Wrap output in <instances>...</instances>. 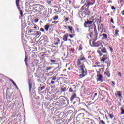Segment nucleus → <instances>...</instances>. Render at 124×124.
Listing matches in <instances>:
<instances>
[{"mask_svg":"<svg viewBox=\"0 0 124 124\" xmlns=\"http://www.w3.org/2000/svg\"><path fill=\"white\" fill-rule=\"evenodd\" d=\"M79 68L81 70V74L79 75V77L80 78H83L87 75V69H86V67L84 64L81 65Z\"/></svg>","mask_w":124,"mask_h":124,"instance_id":"1","label":"nucleus"},{"mask_svg":"<svg viewBox=\"0 0 124 124\" xmlns=\"http://www.w3.org/2000/svg\"><path fill=\"white\" fill-rule=\"evenodd\" d=\"M97 53L99 54L100 57H101V56L103 55V53H107V50H106V48L105 47H103L102 48L100 47L98 49Z\"/></svg>","mask_w":124,"mask_h":124,"instance_id":"2","label":"nucleus"},{"mask_svg":"<svg viewBox=\"0 0 124 124\" xmlns=\"http://www.w3.org/2000/svg\"><path fill=\"white\" fill-rule=\"evenodd\" d=\"M16 4L22 16L23 15V12L21 10V7H20V0H16Z\"/></svg>","mask_w":124,"mask_h":124,"instance_id":"3","label":"nucleus"},{"mask_svg":"<svg viewBox=\"0 0 124 124\" xmlns=\"http://www.w3.org/2000/svg\"><path fill=\"white\" fill-rule=\"evenodd\" d=\"M107 60H109V55L107 53L104 55L103 56L100 58V61L102 62H104Z\"/></svg>","mask_w":124,"mask_h":124,"instance_id":"4","label":"nucleus"},{"mask_svg":"<svg viewBox=\"0 0 124 124\" xmlns=\"http://www.w3.org/2000/svg\"><path fill=\"white\" fill-rule=\"evenodd\" d=\"M88 9H89V6L87 4V3L82 7L81 11H83V12H86V11H88Z\"/></svg>","mask_w":124,"mask_h":124,"instance_id":"5","label":"nucleus"},{"mask_svg":"<svg viewBox=\"0 0 124 124\" xmlns=\"http://www.w3.org/2000/svg\"><path fill=\"white\" fill-rule=\"evenodd\" d=\"M93 44L94 45V46L95 47H99V46H101L102 44V42L101 41H98L96 43L94 42H93Z\"/></svg>","mask_w":124,"mask_h":124,"instance_id":"6","label":"nucleus"},{"mask_svg":"<svg viewBox=\"0 0 124 124\" xmlns=\"http://www.w3.org/2000/svg\"><path fill=\"white\" fill-rule=\"evenodd\" d=\"M97 77L96 79L98 82H103V77H102V75H97Z\"/></svg>","mask_w":124,"mask_h":124,"instance_id":"7","label":"nucleus"},{"mask_svg":"<svg viewBox=\"0 0 124 124\" xmlns=\"http://www.w3.org/2000/svg\"><path fill=\"white\" fill-rule=\"evenodd\" d=\"M49 79H51L52 80L51 81V84H53L55 83V81L56 80H57V76H52L50 78H49Z\"/></svg>","mask_w":124,"mask_h":124,"instance_id":"8","label":"nucleus"},{"mask_svg":"<svg viewBox=\"0 0 124 124\" xmlns=\"http://www.w3.org/2000/svg\"><path fill=\"white\" fill-rule=\"evenodd\" d=\"M59 102L61 104H65V100L63 98V97H60Z\"/></svg>","mask_w":124,"mask_h":124,"instance_id":"9","label":"nucleus"},{"mask_svg":"<svg viewBox=\"0 0 124 124\" xmlns=\"http://www.w3.org/2000/svg\"><path fill=\"white\" fill-rule=\"evenodd\" d=\"M60 44V39L57 38L55 39L54 41V45H59Z\"/></svg>","mask_w":124,"mask_h":124,"instance_id":"10","label":"nucleus"},{"mask_svg":"<svg viewBox=\"0 0 124 124\" xmlns=\"http://www.w3.org/2000/svg\"><path fill=\"white\" fill-rule=\"evenodd\" d=\"M68 37V34L66 33L63 37V40L64 41H67V38Z\"/></svg>","mask_w":124,"mask_h":124,"instance_id":"11","label":"nucleus"},{"mask_svg":"<svg viewBox=\"0 0 124 124\" xmlns=\"http://www.w3.org/2000/svg\"><path fill=\"white\" fill-rule=\"evenodd\" d=\"M101 36H102V39H104V40L107 39V38L108 37V36H107V34L105 33L102 34V35H101Z\"/></svg>","mask_w":124,"mask_h":124,"instance_id":"12","label":"nucleus"},{"mask_svg":"<svg viewBox=\"0 0 124 124\" xmlns=\"http://www.w3.org/2000/svg\"><path fill=\"white\" fill-rule=\"evenodd\" d=\"M88 59L89 61H94V56H93V55L88 56Z\"/></svg>","mask_w":124,"mask_h":124,"instance_id":"13","label":"nucleus"},{"mask_svg":"<svg viewBox=\"0 0 124 124\" xmlns=\"http://www.w3.org/2000/svg\"><path fill=\"white\" fill-rule=\"evenodd\" d=\"M46 2L49 5H53L54 4V1L53 0H47Z\"/></svg>","mask_w":124,"mask_h":124,"instance_id":"14","label":"nucleus"},{"mask_svg":"<svg viewBox=\"0 0 124 124\" xmlns=\"http://www.w3.org/2000/svg\"><path fill=\"white\" fill-rule=\"evenodd\" d=\"M67 28L70 31L71 33H73V27H72V26H68Z\"/></svg>","mask_w":124,"mask_h":124,"instance_id":"15","label":"nucleus"},{"mask_svg":"<svg viewBox=\"0 0 124 124\" xmlns=\"http://www.w3.org/2000/svg\"><path fill=\"white\" fill-rule=\"evenodd\" d=\"M49 28H50V25L49 24H46L45 26V30L46 31H48Z\"/></svg>","mask_w":124,"mask_h":124,"instance_id":"16","label":"nucleus"},{"mask_svg":"<svg viewBox=\"0 0 124 124\" xmlns=\"http://www.w3.org/2000/svg\"><path fill=\"white\" fill-rule=\"evenodd\" d=\"M117 94H116V95H117V96H119V97H122V92H121V91H117Z\"/></svg>","mask_w":124,"mask_h":124,"instance_id":"17","label":"nucleus"},{"mask_svg":"<svg viewBox=\"0 0 124 124\" xmlns=\"http://www.w3.org/2000/svg\"><path fill=\"white\" fill-rule=\"evenodd\" d=\"M86 36H87V37H88V38H92V37H93V35L91 33H88L86 35Z\"/></svg>","mask_w":124,"mask_h":124,"instance_id":"18","label":"nucleus"},{"mask_svg":"<svg viewBox=\"0 0 124 124\" xmlns=\"http://www.w3.org/2000/svg\"><path fill=\"white\" fill-rule=\"evenodd\" d=\"M84 27H85V28H88V27H90V24L88 23V21H87V22H85V23H84Z\"/></svg>","mask_w":124,"mask_h":124,"instance_id":"19","label":"nucleus"},{"mask_svg":"<svg viewBox=\"0 0 124 124\" xmlns=\"http://www.w3.org/2000/svg\"><path fill=\"white\" fill-rule=\"evenodd\" d=\"M85 1H86V4H87L88 2H90V1H91V0H81V2L82 3H84V2H85Z\"/></svg>","mask_w":124,"mask_h":124,"instance_id":"20","label":"nucleus"},{"mask_svg":"<svg viewBox=\"0 0 124 124\" xmlns=\"http://www.w3.org/2000/svg\"><path fill=\"white\" fill-rule=\"evenodd\" d=\"M75 98H76V93H74L71 97V101H72V100L73 99H74Z\"/></svg>","mask_w":124,"mask_h":124,"instance_id":"21","label":"nucleus"},{"mask_svg":"<svg viewBox=\"0 0 124 124\" xmlns=\"http://www.w3.org/2000/svg\"><path fill=\"white\" fill-rule=\"evenodd\" d=\"M87 53L88 56H92L93 55V52L92 51H88Z\"/></svg>","mask_w":124,"mask_h":124,"instance_id":"22","label":"nucleus"},{"mask_svg":"<svg viewBox=\"0 0 124 124\" xmlns=\"http://www.w3.org/2000/svg\"><path fill=\"white\" fill-rule=\"evenodd\" d=\"M82 63V61H80V59H78L77 61V65H80Z\"/></svg>","mask_w":124,"mask_h":124,"instance_id":"23","label":"nucleus"},{"mask_svg":"<svg viewBox=\"0 0 124 124\" xmlns=\"http://www.w3.org/2000/svg\"><path fill=\"white\" fill-rule=\"evenodd\" d=\"M59 19V16H56L53 17V20L54 21H56Z\"/></svg>","mask_w":124,"mask_h":124,"instance_id":"24","label":"nucleus"},{"mask_svg":"<svg viewBox=\"0 0 124 124\" xmlns=\"http://www.w3.org/2000/svg\"><path fill=\"white\" fill-rule=\"evenodd\" d=\"M93 3H93V2H91V1H90V2L87 3V4L88 6H90V5H93Z\"/></svg>","mask_w":124,"mask_h":124,"instance_id":"25","label":"nucleus"},{"mask_svg":"<svg viewBox=\"0 0 124 124\" xmlns=\"http://www.w3.org/2000/svg\"><path fill=\"white\" fill-rule=\"evenodd\" d=\"M120 31H119V30L116 29L115 30V34L116 35H119V32Z\"/></svg>","mask_w":124,"mask_h":124,"instance_id":"26","label":"nucleus"},{"mask_svg":"<svg viewBox=\"0 0 124 124\" xmlns=\"http://www.w3.org/2000/svg\"><path fill=\"white\" fill-rule=\"evenodd\" d=\"M32 87V84L31 83H29V91H31V87Z\"/></svg>","mask_w":124,"mask_h":124,"instance_id":"27","label":"nucleus"},{"mask_svg":"<svg viewBox=\"0 0 124 124\" xmlns=\"http://www.w3.org/2000/svg\"><path fill=\"white\" fill-rule=\"evenodd\" d=\"M105 74L107 75L108 77H110V73H109L108 72H105Z\"/></svg>","mask_w":124,"mask_h":124,"instance_id":"28","label":"nucleus"},{"mask_svg":"<svg viewBox=\"0 0 124 124\" xmlns=\"http://www.w3.org/2000/svg\"><path fill=\"white\" fill-rule=\"evenodd\" d=\"M25 62L26 63V64H27V62H28V56H26L25 58Z\"/></svg>","mask_w":124,"mask_h":124,"instance_id":"29","label":"nucleus"},{"mask_svg":"<svg viewBox=\"0 0 124 124\" xmlns=\"http://www.w3.org/2000/svg\"><path fill=\"white\" fill-rule=\"evenodd\" d=\"M79 59L81 60H84L86 61V58H85V57L83 55H81L80 58Z\"/></svg>","mask_w":124,"mask_h":124,"instance_id":"30","label":"nucleus"},{"mask_svg":"<svg viewBox=\"0 0 124 124\" xmlns=\"http://www.w3.org/2000/svg\"><path fill=\"white\" fill-rule=\"evenodd\" d=\"M87 22H88V24H89V25L91 26V25H92V24H93V21L89 20L87 21Z\"/></svg>","mask_w":124,"mask_h":124,"instance_id":"31","label":"nucleus"},{"mask_svg":"<svg viewBox=\"0 0 124 124\" xmlns=\"http://www.w3.org/2000/svg\"><path fill=\"white\" fill-rule=\"evenodd\" d=\"M69 36L71 38H73V37H74V36H75V34H70Z\"/></svg>","mask_w":124,"mask_h":124,"instance_id":"32","label":"nucleus"},{"mask_svg":"<svg viewBox=\"0 0 124 124\" xmlns=\"http://www.w3.org/2000/svg\"><path fill=\"white\" fill-rule=\"evenodd\" d=\"M62 92H65V91H66V88L63 87L62 89Z\"/></svg>","mask_w":124,"mask_h":124,"instance_id":"33","label":"nucleus"},{"mask_svg":"<svg viewBox=\"0 0 124 124\" xmlns=\"http://www.w3.org/2000/svg\"><path fill=\"white\" fill-rule=\"evenodd\" d=\"M58 22L57 21H54L52 22V24H55V25L58 24Z\"/></svg>","mask_w":124,"mask_h":124,"instance_id":"34","label":"nucleus"},{"mask_svg":"<svg viewBox=\"0 0 124 124\" xmlns=\"http://www.w3.org/2000/svg\"><path fill=\"white\" fill-rule=\"evenodd\" d=\"M69 92L70 93H72V92H73V90L72 89V88H70L69 89Z\"/></svg>","mask_w":124,"mask_h":124,"instance_id":"35","label":"nucleus"},{"mask_svg":"<svg viewBox=\"0 0 124 124\" xmlns=\"http://www.w3.org/2000/svg\"><path fill=\"white\" fill-rule=\"evenodd\" d=\"M51 69H52V67H48L46 68V70H47V71L50 70Z\"/></svg>","mask_w":124,"mask_h":124,"instance_id":"36","label":"nucleus"},{"mask_svg":"<svg viewBox=\"0 0 124 124\" xmlns=\"http://www.w3.org/2000/svg\"><path fill=\"white\" fill-rule=\"evenodd\" d=\"M13 84L15 86V87L16 88V89H18V86H17V85H16V83H15V82H14Z\"/></svg>","mask_w":124,"mask_h":124,"instance_id":"37","label":"nucleus"},{"mask_svg":"<svg viewBox=\"0 0 124 124\" xmlns=\"http://www.w3.org/2000/svg\"><path fill=\"white\" fill-rule=\"evenodd\" d=\"M109 117H110V118H111V119H112V118H113V114H109Z\"/></svg>","mask_w":124,"mask_h":124,"instance_id":"38","label":"nucleus"},{"mask_svg":"<svg viewBox=\"0 0 124 124\" xmlns=\"http://www.w3.org/2000/svg\"><path fill=\"white\" fill-rule=\"evenodd\" d=\"M111 9H112V10H116V8L113 6H111Z\"/></svg>","mask_w":124,"mask_h":124,"instance_id":"39","label":"nucleus"},{"mask_svg":"<svg viewBox=\"0 0 124 124\" xmlns=\"http://www.w3.org/2000/svg\"><path fill=\"white\" fill-rule=\"evenodd\" d=\"M50 62H56V60H51Z\"/></svg>","mask_w":124,"mask_h":124,"instance_id":"40","label":"nucleus"},{"mask_svg":"<svg viewBox=\"0 0 124 124\" xmlns=\"http://www.w3.org/2000/svg\"><path fill=\"white\" fill-rule=\"evenodd\" d=\"M118 75L120 76V77H122V73H121V72L118 73Z\"/></svg>","mask_w":124,"mask_h":124,"instance_id":"41","label":"nucleus"},{"mask_svg":"<svg viewBox=\"0 0 124 124\" xmlns=\"http://www.w3.org/2000/svg\"><path fill=\"white\" fill-rule=\"evenodd\" d=\"M34 22H35V23H37V22H38V19L35 18L34 19Z\"/></svg>","mask_w":124,"mask_h":124,"instance_id":"42","label":"nucleus"},{"mask_svg":"<svg viewBox=\"0 0 124 124\" xmlns=\"http://www.w3.org/2000/svg\"><path fill=\"white\" fill-rule=\"evenodd\" d=\"M110 22L112 23V24H114V20L113 19V18H111Z\"/></svg>","mask_w":124,"mask_h":124,"instance_id":"43","label":"nucleus"},{"mask_svg":"<svg viewBox=\"0 0 124 124\" xmlns=\"http://www.w3.org/2000/svg\"><path fill=\"white\" fill-rule=\"evenodd\" d=\"M97 95V93H94V96H93V98H94V97H95V96H96Z\"/></svg>","mask_w":124,"mask_h":124,"instance_id":"44","label":"nucleus"},{"mask_svg":"<svg viewBox=\"0 0 124 124\" xmlns=\"http://www.w3.org/2000/svg\"><path fill=\"white\" fill-rule=\"evenodd\" d=\"M82 49H83V48H82V47H81V46H80L79 47L78 50H82Z\"/></svg>","mask_w":124,"mask_h":124,"instance_id":"45","label":"nucleus"},{"mask_svg":"<svg viewBox=\"0 0 124 124\" xmlns=\"http://www.w3.org/2000/svg\"><path fill=\"white\" fill-rule=\"evenodd\" d=\"M40 31H44V29L43 28H41L40 29Z\"/></svg>","mask_w":124,"mask_h":124,"instance_id":"46","label":"nucleus"},{"mask_svg":"<svg viewBox=\"0 0 124 124\" xmlns=\"http://www.w3.org/2000/svg\"><path fill=\"white\" fill-rule=\"evenodd\" d=\"M40 33H41V32L40 31H38L37 32L36 34H37V35H39V34H40Z\"/></svg>","mask_w":124,"mask_h":124,"instance_id":"47","label":"nucleus"},{"mask_svg":"<svg viewBox=\"0 0 124 124\" xmlns=\"http://www.w3.org/2000/svg\"><path fill=\"white\" fill-rule=\"evenodd\" d=\"M101 123L102 124H105V123H104V121H103V120L101 121Z\"/></svg>","mask_w":124,"mask_h":124,"instance_id":"48","label":"nucleus"},{"mask_svg":"<svg viewBox=\"0 0 124 124\" xmlns=\"http://www.w3.org/2000/svg\"><path fill=\"white\" fill-rule=\"evenodd\" d=\"M79 59V60H80V62H83V61H86V60H84V59Z\"/></svg>","mask_w":124,"mask_h":124,"instance_id":"49","label":"nucleus"},{"mask_svg":"<svg viewBox=\"0 0 124 124\" xmlns=\"http://www.w3.org/2000/svg\"><path fill=\"white\" fill-rule=\"evenodd\" d=\"M44 89H45V87L43 86L41 88V90H44Z\"/></svg>","mask_w":124,"mask_h":124,"instance_id":"50","label":"nucleus"},{"mask_svg":"<svg viewBox=\"0 0 124 124\" xmlns=\"http://www.w3.org/2000/svg\"><path fill=\"white\" fill-rule=\"evenodd\" d=\"M115 83L114 81H112V86H114L115 85Z\"/></svg>","mask_w":124,"mask_h":124,"instance_id":"51","label":"nucleus"},{"mask_svg":"<svg viewBox=\"0 0 124 124\" xmlns=\"http://www.w3.org/2000/svg\"><path fill=\"white\" fill-rule=\"evenodd\" d=\"M63 28H65V29H68V27H67V26L64 25L63 26Z\"/></svg>","mask_w":124,"mask_h":124,"instance_id":"52","label":"nucleus"},{"mask_svg":"<svg viewBox=\"0 0 124 124\" xmlns=\"http://www.w3.org/2000/svg\"><path fill=\"white\" fill-rule=\"evenodd\" d=\"M121 114H124V109H122Z\"/></svg>","mask_w":124,"mask_h":124,"instance_id":"53","label":"nucleus"},{"mask_svg":"<svg viewBox=\"0 0 124 124\" xmlns=\"http://www.w3.org/2000/svg\"><path fill=\"white\" fill-rule=\"evenodd\" d=\"M68 20H69V17H67V18H65V20L66 21H68Z\"/></svg>","mask_w":124,"mask_h":124,"instance_id":"54","label":"nucleus"},{"mask_svg":"<svg viewBox=\"0 0 124 124\" xmlns=\"http://www.w3.org/2000/svg\"><path fill=\"white\" fill-rule=\"evenodd\" d=\"M10 81L11 82H12V83L14 81H13V80H12L11 78H10Z\"/></svg>","mask_w":124,"mask_h":124,"instance_id":"55","label":"nucleus"},{"mask_svg":"<svg viewBox=\"0 0 124 124\" xmlns=\"http://www.w3.org/2000/svg\"><path fill=\"white\" fill-rule=\"evenodd\" d=\"M110 51H113V49H112V48L110 47Z\"/></svg>","mask_w":124,"mask_h":124,"instance_id":"56","label":"nucleus"},{"mask_svg":"<svg viewBox=\"0 0 124 124\" xmlns=\"http://www.w3.org/2000/svg\"><path fill=\"white\" fill-rule=\"evenodd\" d=\"M121 2H122L123 0H119Z\"/></svg>","mask_w":124,"mask_h":124,"instance_id":"57","label":"nucleus"},{"mask_svg":"<svg viewBox=\"0 0 124 124\" xmlns=\"http://www.w3.org/2000/svg\"><path fill=\"white\" fill-rule=\"evenodd\" d=\"M107 15V16H109V15H110V14H108Z\"/></svg>","mask_w":124,"mask_h":124,"instance_id":"58","label":"nucleus"},{"mask_svg":"<svg viewBox=\"0 0 124 124\" xmlns=\"http://www.w3.org/2000/svg\"><path fill=\"white\" fill-rule=\"evenodd\" d=\"M109 2H110L111 3H112V1H108V3H109Z\"/></svg>","mask_w":124,"mask_h":124,"instance_id":"59","label":"nucleus"},{"mask_svg":"<svg viewBox=\"0 0 124 124\" xmlns=\"http://www.w3.org/2000/svg\"><path fill=\"white\" fill-rule=\"evenodd\" d=\"M90 29H91V30H93V28H92V27H90Z\"/></svg>","mask_w":124,"mask_h":124,"instance_id":"60","label":"nucleus"},{"mask_svg":"<svg viewBox=\"0 0 124 124\" xmlns=\"http://www.w3.org/2000/svg\"><path fill=\"white\" fill-rule=\"evenodd\" d=\"M33 29H36V27H34Z\"/></svg>","mask_w":124,"mask_h":124,"instance_id":"61","label":"nucleus"},{"mask_svg":"<svg viewBox=\"0 0 124 124\" xmlns=\"http://www.w3.org/2000/svg\"><path fill=\"white\" fill-rule=\"evenodd\" d=\"M93 66H94V67H96V65H94Z\"/></svg>","mask_w":124,"mask_h":124,"instance_id":"62","label":"nucleus"},{"mask_svg":"<svg viewBox=\"0 0 124 124\" xmlns=\"http://www.w3.org/2000/svg\"><path fill=\"white\" fill-rule=\"evenodd\" d=\"M85 15H87V13L85 12Z\"/></svg>","mask_w":124,"mask_h":124,"instance_id":"63","label":"nucleus"},{"mask_svg":"<svg viewBox=\"0 0 124 124\" xmlns=\"http://www.w3.org/2000/svg\"><path fill=\"white\" fill-rule=\"evenodd\" d=\"M13 83V84H14V83H15L14 81L13 82H12Z\"/></svg>","mask_w":124,"mask_h":124,"instance_id":"64","label":"nucleus"}]
</instances>
